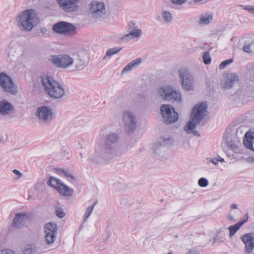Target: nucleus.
Masks as SVG:
<instances>
[{"instance_id": "6e6552de", "label": "nucleus", "mask_w": 254, "mask_h": 254, "mask_svg": "<svg viewBox=\"0 0 254 254\" xmlns=\"http://www.w3.org/2000/svg\"><path fill=\"white\" fill-rule=\"evenodd\" d=\"M0 87L4 93L11 95H15L18 92L12 78L4 72H0Z\"/></svg>"}, {"instance_id": "4be33fe9", "label": "nucleus", "mask_w": 254, "mask_h": 254, "mask_svg": "<svg viewBox=\"0 0 254 254\" xmlns=\"http://www.w3.org/2000/svg\"><path fill=\"white\" fill-rule=\"evenodd\" d=\"M238 78V77L236 73H226L224 75V79L221 83L222 88L224 89H228L232 88Z\"/></svg>"}, {"instance_id": "7ed1b4c3", "label": "nucleus", "mask_w": 254, "mask_h": 254, "mask_svg": "<svg viewBox=\"0 0 254 254\" xmlns=\"http://www.w3.org/2000/svg\"><path fill=\"white\" fill-rule=\"evenodd\" d=\"M15 21L18 27L26 31H31L39 23L35 10L33 9L20 12L16 17Z\"/></svg>"}, {"instance_id": "3c124183", "label": "nucleus", "mask_w": 254, "mask_h": 254, "mask_svg": "<svg viewBox=\"0 0 254 254\" xmlns=\"http://www.w3.org/2000/svg\"><path fill=\"white\" fill-rule=\"evenodd\" d=\"M41 32L44 35L47 34V29L46 28H42L40 29Z\"/></svg>"}, {"instance_id": "6ab92c4d", "label": "nucleus", "mask_w": 254, "mask_h": 254, "mask_svg": "<svg viewBox=\"0 0 254 254\" xmlns=\"http://www.w3.org/2000/svg\"><path fill=\"white\" fill-rule=\"evenodd\" d=\"M61 8L65 12H70L76 11L78 7V0H57Z\"/></svg>"}, {"instance_id": "5701e85b", "label": "nucleus", "mask_w": 254, "mask_h": 254, "mask_svg": "<svg viewBox=\"0 0 254 254\" xmlns=\"http://www.w3.org/2000/svg\"><path fill=\"white\" fill-rule=\"evenodd\" d=\"M14 111V107L11 103L4 100L0 101V115L8 116L12 114Z\"/></svg>"}, {"instance_id": "ea45409f", "label": "nucleus", "mask_w": 254, "mask_h": 254, "mask_svg": "<svg viewBox=\"0 0 254 254\" xmlns=\"http://www.w3.org/2000/svg\"><path fill=\"white\" fill-rule=\"evenodd\" d=\"M240 6L243 7V5H241ZM244 9L247 10L249 12H254V5H245L244 6Z\"/></svg>"}, {"instance_id": "4d7b16f0", "label": "nucleus", "mask_w": 254, "mask_h": 254, "mask_svg": "<svg viewBox=\"0 0 254 254\" xmlns=\"http://www.w3.org/2000/svg\"><path fill=\"white\" fill-rule=\"evenodd\" d=\"M194 1L196 2H200L201 1H202L203 0H193Z\"/></svg>"}, {"instance_id": "393cba45", "label": "nucleus", "mask_w": 254, "mask_h": 254, "mask_svg": "<svg viewBox=\"0 0 254 254\" xmlns=\"http://www.w3.org/2000/svg\"><path fill=\"white\" fill-rule=\"evenodd\" d=\"M241 240L245 245L246 251L248 253L252 252L254 248V237L251 234H247L241 237Z\"/></svg>"}, {"instance_id": "9b49d317", "label": "nucleus", "mask_w": 254, "mask_h": 254, "mask_svg": "<svg viewBox=\"0 0 254 254\" xmlns=\"http://www.w3.org/2000/svg\"><path fill=\"white\" fill-rule=\"evenodd\" d=\"M123 122L126 131L130 132L135 129L137 119L133 112L129 110L124 111L123 114Z\"/></svg>"}, {"instance_id": "20e7f679", "label": "nucleus", "mask_w": 254, "mask_h": 254, "mask_svg": "<svg viewBox=\"0 0 254 254\" xmlns=\"http://www.w3.org/2000/svg\"><path fill=\"white\" fill-rule=\"evenodd\" d=\"M206 109L207 105L204 103L196 104L194 107L190 114V119L184 128L188 134L193 133L195 136H199L198 131L194 129L203 119Z\"/></svg>"}, {"instance_id": "de8ad7c7", "label": "nucleus", "mask_w": 254, "mask_h": 254, "mask_svg": "<svg viewBox=\"0 0 254 254\" xmlns=\"http://www.w3.org/2000/svg\"><path fill=\"white\" fill-rule=\"evenodd\" d=\"M246 160L248 163H249L251 164L254 163V157H249L247 158Z\"/></svg>"}, {"instance_id": "f704fd0d", "label": "nucleus", "mask_w": 254, "mask_h": 254, "mask_svg": "<svg viewBox=\"0 0 254 254\" xmlns=\"http://www.w3.org/2000/svg\"><path fill=\"white\" fill-rule=\"evenodd\" d=\"M228 230H229V237H232L238 230V223L235 224L234 225L230 226L228 228Z\"/></svg>"}, {"instance_id": "37998d69", "label": "nucleus", "mask_w": 254, "mask_h": 254, "mask_svg": "<svg viewBox=\"0 0 254 254\" xmlns=\"http://www.w3.org/2000/svg\"><path fill=\"white\" fill-rule=\"evenodd\" d=\"M132 69L130 68V66L128 64L123 68L122 74H124L127 72H128L131 71Z\"/></svg>"}, {"instance_id": "39448f33", "label": "nucleus", "mask_w": 254, "mask_h": 254, "mask_svg": "<svg viewBox=\"0 0 254 254\" xmlns=\"http://www.w3.org/2000/svg\"><path fill=\"white\" fill-rule=\"evenodd\" d=\"M41 80L45 90L51 97L60 99L64 96L65 90L62 84L47 75L41 76Z\"/></svg>"}, {"instance_id": "8fccbe9b", "label": "nucleus", "mask_w": 254, "mask_h": 254, "mask_svg": "<svg viewBox=\"0 0 254 254\" xmlns=\"http://www.w3.org/2000/svg\"><path fill=\"white\" fill-rule=\"evenodd\" d=\"M215 160L216 161H218V162H225L224 159L220 156H218L217 158H215Z\"/></svg>"}, {"instance_id": "e433bc0d", "label": "nucleus", "mask_w": 254, "mask_h": 254, "mask_svg": "<svg viewBox=\"0 0 254 254\" xmlns=\"http://www.w3.org/2000/svg\"><path fill=\"white\" fill-rule=\"evenodd\" d=\"M233 62V59H229L226 60H225L221 62L219 65V68L220 69H223L227 67L228 65L232 63Z\"/></svg>"}, {"instance_id": "a211bd4d", "label": "nucleus", "mask_w": 254, "mask_h": 254, "mask_svg": "<svg viewBox=\"0 0 254 254\" xmlns=\"http://www.w3.org/2000/svg\"><path fill=\"white\" fill-rule=\"evenodd\" d=\"M89 60L88 53L84 50H81L78 53V58L75 61V68L73 71L79 70L82 69L85 67Z\"/></svg>"}, {"instance_id": "f3484780", "label": "nucleus", "mask_w": 254, "mask_h": 254, "mask_svg": "<svg viewBox=\"0 0 254 254\" xmlns=\"http://www.w3.org/2000/svg\"><path fill=\"white\" fill-rule=\"evenodd\" d=\"M128 34H126L122 38V40L138 39L142 34V30L139 28L135 23L132 21L128 25Z\"/></svg>"}, {"instance_id": "ddd939ff", "label": "nucleus", "mask_w": 254, "mask_h": 254, "mask_svg": "<svg viewBox=\"0 0 254 254\" xmlns=\"http://www.w3.org/2000/svg\"><path fill=\"white\" fill-rule=\"evenodd\" d=\"M53 30L56 33L73 35L76 33L75 26L70 23L61 21L54 25Z\"/></svg>"}, {"instance_id": "c03bdc74", "label": "nucleus", "mask_w": 254, "mask_h": 254, "mask_svg": "<svg viewBox=\"0 0 254 254\" xmlns=\"http://www.w3.org/2000/svg\"><path fill=\"white\" fill-rule=\"evenodd\" d=\"M248 218V215L246 214L244 219L239 221V229L245 222L247 221Z\"/></svg>"}, {"instance_id": "c756f323", "label": "nucleus", "mask_w": 254, "mask_h": 254, "mask_svg": "<svg viewBox=\"0 0 254 254\" xmlns=\"http://www.w3.org/2000/svg\"><path fill=\"white\" fill-rule=\"evenodd\" d=\"M161 18L165 23H170L172 20V15L168 11H163L161 13Z\"/></svg>"}, {"instance_id": "a18cd8bd", "label": "nucleus", "mask_w": 254, "mask_h": 254, "mask_svg": "<svg viewBox=\"0 0 254 254\" xmlns=\"http://www.w3.org/2000/svg\"><path fill=\"white\" fill-rule=\"evenodd\" d=\"M223 242V240L222 238H220L218 236H216L213 239V241L212 242V244L214 245L215 243H219Z\"/></svg>"}, {"instance_id": "7c9ffc66", "label": "nucleus", "mask_w": 254, "mask_h": 254, "mask_svg": "<svg viewBox=\"0 0 254 254\" xmlns=\"http://www.w3.org/2000/svg\"><path fill=\"white\" fill-rule=\"evenodd\" d=\"M173 143V139L171 137H161L159 140V144L161 146L170 145Z\"/></svg>"}, {"instance_id": "79ce46f5", "label": "nucleus", "mask_w": 254, "mask_h": 254, "mask_svg": "<svg viewBox=\"0 0 254 254\" xmlns=\"http://www.w3.org/2000/svg\"><path fill=\"white\" fill-rule=\"evenodd\" d=\"M56 215L58 217L60 218H63L64 215V212L61 209H58L56 210Z\"/></svg>"}, {"instance_id": "423d86ee", "label": "nucleus", "mask_w": 254, "mask_h": 254, "mask_svg": "<svg viewBox=\"0 0 254 254\" xmlns=\"http://www.w3.org/2000/svg\"><path fill=\"white\" fill-rule=\"evenodd\" d=\"M157 95L165 101H174L180 102L182 101L180 92L174 89L173 87L168 84L163 85L158 88Z\"/></svg>"}, {"instance_id": "6e6d98bb", "label": "nucleus", "mask_w": 254, "mask_h": 254, "mask_svg": "<svg viewBox=\"0 0 254 254\" xmlns=\"http://www.w3.org/2000/svg\"><path fill=\"white\" fill-rule=\"evenodd\" d=\"M231 208L232 209H237V205L236 204H232L231 205Z\"/></svg>"}, {"instance_id": "f8f14e48", "label": "nucleus", "mask_w": 254, "mask_h": 254, "mask_svg": "<svg viewBox=\"0 0 254 254\" xmlns=\"http://www.w3.org/2000/svg\"><path fill=\"white\" fill-rule=\"evenodd\" d=\"M53 114V109L46 106L38 107L36 112V115L39 121L45 124H50L52 122Z\"/></svg>"}, {"instance_id": "9d476101", "label": "nucleus", "mask_w": 254, "mask_h": 254, "mask_svg": "<svg viewBox=\"0 0 254 254\" xmlns=\"http://www.w3.org/2000/svg\"><path fill=\"white\" fill-rule=\"evenodd\" d=\"M160 111L164 123L170 124L175 122L178 119V114L174 108L169 105H161Z\"/></svg>"}, {"instance_id": "2eb2a0df", "label": "nucleus", "mask_w": 254, "mask_h": 254, "mask_svg": "<svg viewBox=\"0 0 254 254\" xmlns=\"http://www.w3.org/2000/svg\"><path fill=\"white\" fill-rule=\"evenodd\" d=\"M242 51L248 54H254V36L246 34L240 39Z\"/></svg>"}, {"instance_id": "c85d7f7f", "label": "nucleus", "mask_w": 254, "mask_h": 254, "mask_svg": "<svg viewBox=\"0 0 254 254\" xmlns=\"http://www.w3.org/2000/svg\"><path fill=\"white\" fill-rule=\"evenodd\" d=\"M62 183V182L60 180L54 177H51L48 181V184L49 186L57 188V189H58L59 186L61 185Z\"/></svg>"}, {"instance_id": "473e14b6", "label": "nucleus", "mask_w": 254, "mask_h": 254, "mask_svg": "<svg viewBox=\"0 0 254 254\" xmlns=\"http://www.w3.org/2000/svg\"><path fill=\"white\" fill-rule=\"evenodd\" d=\"M96 203L97 202H95L92 205L89 206L87 208L83 216V220L84 221L90 216Z\"/></svg>"}, {"instance_id": "58836bf2", "label": "nucleus", "mask_w": 254, "mask_h": 254, "mask_svg": "<svg viewBox=\"0 0 254 254\" xmlns=\"http://www.w3.org/2000/svg\"><path fill=\"white\" fill-rule=\"evenodd\" d=\"M203 60L205 64H209L211 62V58L208 52H205L203 56Z\"/></svg>"}, {"instance_id": "603ef678", "label": "nucleus", "mask_w": 254, "mask_h": 254, "mask_svg": "<svg viewBox=\"0 0 254 254\" xmlns=\"http://www.w3.org/2000/svg\"><path fill=\"white\" fill-rule=\"evenodd\" d=\"M107 131V126H106L102 128V129L101 130V133H102V134H104Z\"/></svg>"}, {"instance_id": "dca6fc26", "label": "nucleus", "mask_w": 254, "mask_h": 254, "mask_svg": "<svg viewBox=\"0 0 254 254\" xmlns=\"http://www.w3.org/2000/svg\"><path fill=\"white\" fill-rule=\"evenodd\" d=\"M89 10L93 16L95 18L102 17L106 14L104 3L94 1L90 4Z\"/></svg>"}, {"instance_id": "b1692460", "label": "nucleus", "mask_w": 254, "mask_h": 254, "mask_svg": "<svg viewBox=\"0 0 254 254\" xmlns=\"http://www.w3.org/2000/svg\"><path fill=\"white\" fill-rule=\"evenodd\" d=\"M243 144L248 149L254 151V131L249 130L243 138Z\"/></svg>"}, {"instance_id": "09e8293b", "label": "nucleus", "mask_w": 254, "mask_h": 254, "mask_svg": "<svg viewBox=\"0 0 254 254\" xmlns=\"http://www.w3.org/2000/svg\"><path fill=\"white\" fill-rule=\"evenodd\" d=\"M13 172L15 174L18 175L19 176V177H21L22 176V173L17 170H16V169L13 170Z\"/></svg>"}, {"instance_id": "864d4df0", "label": "nucleus", "mask_w": 254, "mask_h": 254, "mask_svg": "<svg viewBox=\"0 0 254 254\" xmlns=\"http://www.w3.org/2000/svg\"><path fill=\"white\" fill-rule=\"evenodd\" d=\"M208 160H209L210 162H212L213 164H214L215 165H216L218 164V161H216L215 159H211V158H209V159H208Z\"/></svg>"}, {"instance_id": "cd10ccee", "label": "nucleus", "mask_w": 254, "mask_h": 254, "mask_svg": "<svg viewBox=\"0 0 254 254\" xmlns=\"http://www.w3.org/2000/svg\"><path fill=\"white\" fill-rule=\"evenodd\" d=\"M23 254H39L40 253L38 252L36 246L34 244H27L23 250Z\"/></svg>"}, {"instance_id": "5fc2aeb1", "label": "nucleus", "mask_w": 254, "mask_h": 254, "mask_svg": "<svg viewBox=\"0 0 254 254\" xmlns=\"http://www.w3.org/2000/svg\"><path fill=\"white\" fill-rule=\"evenodd\" d=\"M227 218L229 221H232L233 220V216H232L231 213L228 216Z\"/></svg>"}, {"instance_id": "a19ab883", "label": "nucleus", "mask_w": 254, "mask_h": 254, "mask_svg": "<svg viewBox=\"0 0 254 254\" xmlns=\"http://www.w3.org/2000/svg\"><path fill=\"white\" fill-rule=\"evenodd\" d=\"M0 254H17L15 252L10 249H4L0 252Z\"/></svg>"}, {"instance_id": "49530a36", "label": "nucleus", "mask_w": 254, "mask_h": 254, "mask_svg": "<svg viewBox=\"0 0 254 254\" xmlns=\"http://www.w3.org/2000/svg\"><path fill=\"white\" fill-rule=\"evenodd\" d=\"M171 1L173 3L176 4H182L185 2L186 0H171Z\"/></svg>"}, {"instance_id": "72a5a7b5", "label": "nucleus", "mask_w": 254, "mask_h": 254, "mask_svg": "<svg viewBox=\"0 0 254 254\" xmlns=\"http://www.w3.org/2000/svg\"><path fill=\"white\" fill-rule=\"evenodd\" d=\"M59 174L63 173L65 177L68 178L70 181H74V178L73 175L71 174V173L66 170H64L62 169H60L58 170Z\"/></svg>"}, {"instance_id": "bf43d9fd", "label": "nucleus", "mask_w": 254, "mask_h": 254, "mask_svg": "<svg viewBox=\"0 0 254 254\" xmlns=\"http://www.w3.org/2000/svg\"><path fill=\"white\" fill-rule=\"evenodd\" d=\"M187 254H192L191 253V251H190V252Z\"/></svg>"}, {"instance_id": "bb28decb", "label": "nucleus", "mask_w": 254, "mask_h": 254, "mask_svg": "<svg viewBox=\"0 0 254 254\" xmlns=\"http://www.w3.org/2000/svg\"><path fill=\"white\" fill-rule=\"evenodd\" d=\"M58 190L61 194L65 196H70L73 193V190L63 183L59 186Z\"/></svg>"}, {"instance_id": "4468645a", "label": "nucleus", "mask_w": 254, "mask_h": 254, "mask_svg": "<svg viewBox=\"0 0 254 254\" xmlns=\"http://www.w3.org/2000/svg\"><path fill=\"white\" fill-rule=\"evenodd\" d=\"M46 243L48 245L52 244L56 240L58 227L55 223H48L45 225Z\"/></svg>"}, {"instance_id": "13d9d810", "label": "nucleus", "mask_w": 254, "mask_h": 254, "mask_svg": "<svg viewBox=\"0 0 254 254\" xmlns=\"http://www.w3.org/2000/svg\"><path fill=\"white\" fill-rule=\"evenodd\" d=\"M47 249V248H43L41 250V252H43V251H45V249Z\"/></svg>"}, {"instance_id": "aec40b11", "label": "nucleus", "mask_w": 254, "mask_h": 254, "mask_svg": "<svg viewBox=\"0 0 254 254\" xmlns=\"http://www.w3.org/2000/svg\"><path fill=\"white\" fill-rule=\"evenodd\" d=\"M20 47L15 41L10 42L6 49L8 58L11 61L15 60L19 55Z\"/></svg>"}, {"instance_id": "4c0bfd02", "label": "nucleus", "mask_w": 254, "mask_h": 254, "mask_svg": "<svg viewBox=\"0 0 254 254\" xmlns=\"http://www.w3.org/2000/svg\"><path fill=\"white\" fill-rule=\"evenodd\" d=\"M198 184L201 187H206L208 185V182L207 180L205 178H201L198 180Z\"/></svg>"}, {"instance_id": "2f4dec72", "label": "nucleus", "mask_w": 254, "mask_h": 254, "mask_svg": "<svg viewBox=\"0 0 254 254\" xmlns=\"http://www.w3.org/2000/svg\"><path fill=\"white\" fill-rule=\"evenodd\" d=\"M122 49V48L120 47H114L113 48H111L108 49L107 52L105 56L103 58V59H105L106 56H112L118 52H119Z\"/></svg>"}, {"instance_id": "c9c22d12", "label": "nucleus", "mask_w": 254, "mask_h": 254, "mask_svg": "<svg viewBox=\"0 0 254 254\" xmlns=\"http://www.w3.org/2000/svg\"><path fill=\"white\" fill-rule=\"evenodd\" d=\"M141 62V59L140 58L136 59L128 63L131 69L138 66Z\"/></svg>"}, {"instance_id": "f03ea898", "label": "nucleus", "mask_w": 254, "mask_h": 254, "mask_svg": "<svg viewBox=\"0 0 254 254\" xmlns=\"http://www.w3.org/2000/svg\"><path fill=\"white\" fill-rule=\"evenodd\" d=\"M238 125L237 124H232L225 132L224 136L225 143L227 145L226 150L228 158L233 161H237L238 156Z\"/></svg>"}, {"instance_id": "0eeeda50", "label": "nucleus", "mask_w": 254, "mask_h": 254, "mask_svg": "<svg viewBox=\"0 0 254 254\" xmlns=\"http://www.w3.org/2000/svg\"><path fill=\"white\" fill-rule=\"evenodd\" d=\"M49 60L55 66L62 68L70 67L74 61L73 58L67 54L51 55L49 57Z\"/></svg>"}, {"instance_id": "f257e3e1", "label": "nucleus", "mask_w": 254, "mask_h": 254, "mask_svg": "<svg viewBox=\"0 0 254 254\" xmlns=\"http://www.w3.org/2000/svg\"><path fill=\"white\" fill-rule=\"evenodd\" d=\"M120 135L116 132L108 133L105 138L102 147H96L95 153L90 156V160L94 164L112 161L121 155L119 146L117 145Z\"/></svg>"}, {"instance_id": "a878e982", "label": "nucleus", "mask_w": 254, "mask_h": 254, "mask_svg": "<svg viewBox=\"0 0 254 254\" xmlns=\"http://www.w3.org/2000/svg\"><path fill=\"white\" fill-rule=\"evenodd\" d=\"M213 19V15L210 13H205L199 15L197 22L200 25L204 26L211 23Z\"/></svg>"}, {"instance_id": "1a4fd4ad", "label": "nucleus", "mask_w": 254, "mask_h": 254, "mask_svg": "<svg viewBox=\"0 0 254 254\" xmlns=\"http://www.w3.org/2000/svg\"><path fill=\"white\" fill-rule=\"evenodd\" d=\"M178 73L183 89L187 91L193 90L194 77L191 73L185 68L179 69Z\"/></svg>"}, {"instance_id": "412c9836", "label": "nucleus", "mask_w": 254, "mask_h": 254, "mask_svg": "<svg viewBox=\"0 0 254 254\" xmlns=\"http://www.w3.org/2000/svg\"><path fill=\"white\" fill-rule=\"evenodd\" d=\"M29 220V216L26 213L16 214L13 219L12 226L18 229L22 228Z\"/></svg>"}]
</instances>
